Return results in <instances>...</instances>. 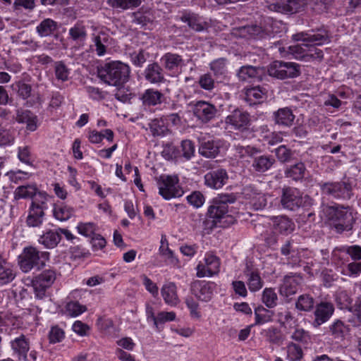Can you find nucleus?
Wrapping results in <instances>:
<instances>
[{"instance_id": "51", "label": "nucleus", "mask_w": 361, "mask_h": 361, "mask_svg": "<svg viewBox=\"0 0 361 361\" xmlns=\"http://www.w3.org/2000/svg\"><path fill=\"white\" fill-rule=\"evenodd\" d=\"M262 301L269 309L275 307L278 303V295L274 289L272 288H264L262 295Z\"/></svg>"}, {"instance_id": "5", "label": "nucleus", "mask_w": 361, "mask_h": 361, "mask_svg": "<svg viewBox=\"0 0 361 361\" xmlns=\"http://www.w3.org/2000/svg\"><path fill=\"white\" fill-rule=\"evenodd\" d=\"M322 195L337 200H350L353 193L352 182L349 180L339 181H321L318 183Z\"/></svg>"}, {"instance_id": "28", "label": "nucleus", "mask_w": 361, "mask_h": 361, "mask_svg": "<svg viewBox=\"0 0 361 361\" xmlns=\"http://www.w3.org/2000/svg\"><path fill=\"white\" fill-rule=\"evenodd\" d=\"M271 19L267 18L264 22L266 26L262 27L257 25H252L243 27V31L249 37L254 39H262L267 37H271L274 33V30L271 26H267L270 24Z\"/></svg>"}, {"instance_id": "52", "label": "nucleus", "mask_w": 361, "mask_h": 361, "mask_svg": "<svg viewBox=\"0 0 361 361\" xmlns=\"http://www.w3.org/2000/svg\"><path fill=\"white\" fill-rule=\"evenodd\" d=\"M305 42V56H308L306 59L305 62H310L315 60L322 61L324 57L322 50L317 48V45H314L310 42Z\"/></svg>"}, {"instance_id": "6", "label": "nucleus", "mask_w": 361, "mask_h": 361, "mask_svg": "<svg viewBox=\"0 0 361 361\" xmlns=\"http://www.w3.org/2000/svg\"><path fill=\"white\" fill-rule=\"evenodd\" d=\"M314 200L309 195L302 197L300 191L295 188H285L281 196V204L285 209L296 211L300 207H307L313 204Z\"/></svg>"}, {"instance_id": "48", "label": "nucleus", "mask_w": 361, "mask_h": 361, "mask_svg": "<svg viewBox=\"0 0 361 361\" xmlns=\"http://www.w3.org/2000/svg\"><path fill=\"white\" fill-rule=\"evenodd\" d=\"M149 128L154 136H164L169 132V128L163 117L152 120Z\"/></svg>"}, {"instance_id": "24", "label": "nucleus", "mask_w": 361, "mask_h": 361, "mask_svg": "<svg viewBox=\"0 0 361 361\" xmlns=\"http://www.w3.org/2000/svg\"><path fill=\"white\" fill-rule=\"evenodd\" d=\"M144 76L145 80L151 84H161L166 81L164 70L157 62L147 65L144 71Z\"/></svg>"}, {"instance_id": "34", "label": "nucleus", "mask_w": 361, "mask_h": 361, "mask_svg": "<svg viewBox=\"0 0 361 361\" xmlns=\"http://www.w3.org/2000/svg\"><path fill=\"white\" fill-rule=\"evenodd\" d=\"M13 266L0 254V285H6L14 280Z\"/></svg>"}, {"instance_id": "2", "label": "nucleus", "mask_w": 361, "mask_h": 361, "mask_svg": "<svg viewBox=\"0 0 361 361\" xmlns=\"http://www.w3.org/2000/svg\"><path fill=\"white\" fill-rule=\"evenodd\" d=\"M130 69L119 61H111L98 67L97 76L104 83L121 87L128 81Z\"/></svg>"}, {"instance_id": "59", "label": "nucleus", "mask_w": 361, "mask_h": 361, "mask_svg": "<svg viewBox=\"0 0 361 361\" xmlns=\"http://www.w3.org/2000/svg\"><path fill=\"white\" fill-rule=\"evenodd\" d=\"M65 338V331L59 325L51 326L48 334L49 342L56 344L63 341Z\"/></svg>"}, {"instance_id": "23", "label": "nucleus", "mask_w": 361, "mask_h": 361, "mask_svg": "<svg viewBox=\"0 0 361 361\" xmlns=\"http://www.w3.org/2000/svg\"><path fill=\"white\" fill-rule=\"evenodd\" d=\"M334 312V306L331 302H321L316 305L314 312V326H319L326 322Z\"/></svg>"}, {"instance_id": "60", "label": "nucleus", "mask_w": 361, "mask_h": 361, "mask_svg": "<svg viewBox=\"0 0 361 361\" xmlns=\"http://www.w3.org/2000/svg\"><path fill=\"white\" fill-rule=\"evenodd\" d=\"M293 329H295V330L290 336L293 340L302 344H308L311 342V336L310 333L302 328H300L298 323L296 324V326Z\"/></svg>"}, {"instance_id": "20", "label": "nucleus", "mask_w": 361, "mask_h": 361, "mask_svg": "<svg viewBox=\"0 0 361 361\" xmlns=\"http://www.w3.org/2000/svg\"><path fill=\"white\" fill-rule=\"evenodd\" d=\"M243 274L246 277L247 285L251 292L258 291L263 287L264 281L260 276V272L251 263L246 264Z\"/></svg>"}, {"instance_id": "56", "label": "nucleus", "mask_w": 361, "mask_h": 361, "mask_svg": "<svg viewBox=\"0 0 361 361\" xmlns=\"http://www.w3.org/2000/svg\"><path fill=\"white\" fill-rule=\"evenodd\" d=\"M14 142V132L4 127L2 123L0 122V147L12 145Z\"/></svg>"}, {"instance_id": "37", "label": "nucleus", "mask_w": 361, "mask_h": 361, "mask_svg": "<svg viewBox=\"0 0 361 361\" xmlns=\"http://www.w3.org/2000/svg\"><path fill=\"white\" fill-rule=\"evenodd\" d=\"M306 172V166L302 161L290 165L284 171L285 177L293 180L298 181L304 178Z\"/></svg>"}, {"instance_id": "61", "label": "nucleus", "mask_w": 361, "mask_h": 361, "mask_svg": "<svg viewBox=\"0 0 361 361\" xmlns=\"http://www.w3.org/2000/svg\"><path fill=\"white\" fill-rule=\"evenodd\" d=\"M54 72L56 78L58 80L65 82L68 80L70 70L63 61H60L55 62Z\"/></svg>"}, {"instance_id": "9", "label": "nucleus", "mask_w": 361, "mask_h": 361, "mask_svg": "<svg viewBox=\"0 0 361 361\" xmlns=\"http://www.w3.org/2000/svg\"><path fill=\"white\" fill-rule=\"evenodd\" d=\"M267 72L271 77L284 80L300 75V68L298 63L293 62L274 61L269 65Z\"/></svg>"}, {"instance_id": "1", "label": "nucleus", "mask_w": 361, "mask_h": 361, "mask_svg": "<svg viewBox=\"0 0 361 361\" xmlns=\"http://www.w3.org/2000/svg\"><path fill=\"white\" fill-rule=\"evenodd\" d=\"M237 195L234 193H221L215 197L208 207L207 216L212 219L216 226L227 228L235 224L236 219L228 204L234 203Z\"/></svg>"}, {"instance_id": "7", "label": "nucleus", "mask_w": 361, "mask_h": 361, "mask_svg": "<svg viewBox=\"0 0 361 361\" xmlns=\"http://www.w3.org/2000/svg\"><path fill=\"white\" fill-rule=\"evenodd\" d=\"M57 278V271L53 267L43 269L40 273L32 277L31 285L35 298H45L47 291L52 286Z\"/></svg>"}, {"instance_id": "38", "label": "nucleus", "mask_w": 361, "mask_h": 361, "mask_svg": "<svg viewBox=\"0 0 361 361\" xmlns=\"http://www.w3.org/2000/svg\"><path fill=\"white\" fill-rule=\"evenodd\" d=\"M220 145L218 141L202 142L199 147L200 154L206 158H215L219 153Z\"/></svg>"}, {"instance_id": "21", "label": "nucleus", "mask_w": 361, "mask_h": 361, "mask_svg": "<svg viewBox=\"0 0 361 361\" xmlns=\"http://www.w3.org/2000/svg\"><path fill=\"white\" fill-rule=\"evenodd\" d=\"M308 0H280L270 5L271 9L285 13H298L304 9Z\"/></svg>"}, {"instance_id": "50", "label": "nucleus", "mask_w": 361, "mask_h": 361, "mask_svg": "<svg viewBox=\"0 0 361 361\" xmlns=\"http://www.w3.org/2000/svg\"><path fill=\"white\" fill-rule=\"evenodd\" d=\"M314 305V298L307 294L300 295L295 302V309L300 312L311 311Z\"/></svg>"}, {"instance_id": "22", "label": "nucleus", "mask_w": 361, "mask_h": 361, "mask_svg": "<svg viewBox=\"0 0 361 361\" xmlns=\"http://www.w3.org/2000/svg\"><path fill=\"white\" fill-rule=\"evenodd\" d=\"M30 339L23 334L11 341V348L19 361H29L27 354L30 350Z\"/></svg>"}, {"instance_id": "54", "label": "nucleus", "mask_w": 361, "mask_h": 361, "mask_svg": "<svg viewBox=\"0 0 361 361\" xmlns=\"http://www.w3.org/2000/svg\"><path fill=\"white\" fill-rule=\"evenodd\" d=\"M259 70L257 67L252 66H243L237 73L238 79L241 81H249L257 77Z\"/></svg>"}, {"instance_id": "63", "label": "nucleus", "mask_w": 361, "mask_h": 361, "mask_svg": "<svg viewBox=\"0 0 361 361\" xmlns=\"http://www.w3.org/2000/svg\"><path fill=\"white\" fill-rule=\"evenodd\" d=\"M341 273L350 277H357L361 274V262H352L343 268Z\"/></svg>"}, {"instance_id": "25", "label": "nucleus", "mask_w": 361, "mask_h": 361, "mask_svg": "<svg viewBox=\"0 0 361 361\" xmlns=\"http://www.w3.org/2000/svg\"><path fill=\"white\" fill-rule=\"evenodd\" d=\"M274 123L281 128L291 127L295 118L292 109L289 107L280 108L273 113Z\"/></svg>"}, {"instance_id": "47", "label": "nucleus", "mask_w": 361, "mask_h": 361, "mask_svg": "<svg viewBox=\"0 0 361 361\" xmlns=\"http://www.w3.org/2000/svg\"><path fill=\"white\" fill-rule=\"evenodd\" d=\"M11 87L16 92L18 97L23 100H27L32 94V88L31 85L24 80H20L14 82Z\"/></svg>"}, {"instance_id": "4", "label": "nucleus", "mask_w": 361, "mask_h": 361, "mask_svg": "<svg viewBox=\"0 0 361 361\" xmlns=\"http://www.w3.org/2000/svg\"><path fill=\"white\" fill-rule=\"evenodd\" d=\"M49 257V252L39 251L32 246L25 247L18 256V265L23 272L28 273L32 269H39L44 267Z\"/></svg>"}, {"instance_id": "46", "label": "nucleus", "mask_w": 361, "mask_h": 361, "mask_svg": "<svg viewBox=\"0 0 361 361\" xmlns=\"http://www.w3.org/2000/svg\"><path fill=\"white\" fill-rule=\"evenodd\" d=\"M274 311L269 310L260 305L255 309V321L254 325H261L272 321Z\"/></svg>"}, {"instance_id": "16", "label": "nucleus", "mask_w": 361, "mask_h": 361, "mask_svg": "<svg viewBox=\"0 0 361 361\" xmlns=\"http://www.w3.org/2000/svg\"><path fill=\"white\" fill-rule=\"evenodd\" d=\"M228 174L226 169L216 168L208 171L204 176V185L211 189L219 190L228 181Z\"/></svg>"}, {"instance_id": "13", "label": "nucleus", "mask_w": 361, "mask_h": 361, "mask_svg": "<svg viewBox=\"0 0 361 361\" xmlns=\"http://www.w3.org/2000/svg\"><path fill=\"white\" fill-rule=\"evenodd\" d=\"M225 122L234 130L240 132L247 131L252 124L250 114L243 109H235L226 117Z\"/></svg>"}, {"instance_id": "64", "label": "nucleus", "mask_w": 361, "mask_h": 361, "mask_svg": "<svg viewBox=\"0 0 361 361\" xmlns=\"http://www.w3.org/2000/svg\"><path fill=\"white\" fill-rule=\"evenodd\" d=\"M343 254L350 257L354 262L361 259V246L353 245L350 246L343 247L341 248Z\"/></svg>"}, {"instance_id": "62", "label": "nucleus", "mask_w": 361, "mask_h": 361, "mask_svg": "<svg viewBox=\"0 0 361 361\" xmlns=\"http://www.w3.org/2000/svg\"><path fill=\"white\" fill-rule=\"evenodd\" d=\"M87 310V307L78 301H70L66 305V312L71 317H78Z\"/></svg>"}, {"instance_id": "57", "label": "nucleus", "mask_w": 361, "mask_h": 361, "mask_svg": "<svg viewBox=\"0 0 361 361\" xmlns=\"http://www.w3.org/2000/svg\"><path fill=\"white\" fill-rule=\"evenodd\" d=\"M107 3L114 8L126 10L138 6L141 0H108Z\"/></svg>"}, {"instance_id": "10", "label": "nucleus", "mask_w": 361, "mask_h": 361, "mask_svg": "<svg viewBox=\"0 0 361 361\" xmlns=\"http://www.w3.org/2000/svg\"><path fill=\"white\" fill-rule=\"evenodd\" d=\"M221 261L213 252H207L196 267V276L198 278L212 277L220 272Z\"/></svg>"}, {"instance_id": "42", "label": "nucleus", "mask_w": 361, "mask_h": 361, "mask_svg": "<svg viewBox=\"0 0 361 361\" xmlns=\"http://www.w3.org/2000/svg\"><path fill=\"white\" fill-rule=\"evenodd\" d=\"M88 140L92 144H99L103 139L106 138L109 142H112L114 137V133L111 129H105L101 131L96 130H90Z\"/></svg>"}, {"instance_id": "18", "label": "nucleus", "mask_w": 361, "mask_h": 361, "mask_svg": "<svg viewBox=\"0 0 361 361\" xmlns=\"http://www.w3.org/2000/svg\"><path fill=\"white\" fill-rule=\"evenodd\" d=\"M302 281L301 274L290 273L286 275L283 279V283L279 288V293L281 295L289 297L295 295Z\"/></svg>"}, {"instance_id": "55", "label": "nucleus", "mask_w": 361, "mask_h": 361, "mask_svg": "<svg viewBox=\"0 0 361 361\" xmlns=\"http://www.w3.org/2000/svg\"><path fill=\"white\" fill-rule=\"evenodd\" d=\"M337 306L341 310H350L352 307L353 299L346 290H341L336 295Z\"/></svg>"}, {"instance_id": "33", "label": "nucleus", "mask_w": 361, "mask_h": 361, "mask_svg": "<svg viewBox=\"0 0 361 361\" xmlns=\"http://www.w3.org/2000/svg\"><path fill=\"white\" fill-rule=\"evenodd\" d=\"M161 296L166 304L174 307L179 302L177 293V286L173 282H169L163 285L161 289Z\"/></svg>"}, {"instance_id": "27", "label": "nucleus", "mask_w": 361, "mask_h": 361, "mask_svg": "<svg viewBox=\"0 0 361 361\" xmlns=\"http://www.w3.org/2000/svg\"><path fill=\"white\" fill-rule=\"evenodd\" d=\"M69 39L79 46H83L87 38V27L83 20H78L68 30Z\"/></svg>"}, {"instance_id": "30", "label": "nucleus", "mask_w": 361, "mask_h": 361, "mask_svg": "<svg viewBox=\"0 0 361 361\" xmlns=\"http://www.w3.org/2000/svg\"><path fill=\"white\" fill-rule=\"evenodd\" d=\"M53 216L59 221H66L75 213V209L63 202L57 201L53 204Z\"/></svg>"}, {"instance_id": "15", "label": "nucleus", "mask_w": 361, "mask_h": 361, "mask_svg": "<svg viewBox=\"0 0 361 361\" xmlns=\"http://www.w3.org/2000/svg\"><path fill=\"white\" fill-rule=\"evenodd\" d=\"M295 41L307 42L317 46H321L331 42L329 31L324 28L312 30L310 32H300L293 36Z\"/></svg>"}, {"instance_id": "40", "label": "nucleus", "mask_w": 361, "mask_h": 361, "mask_svg": "<svg viewBox=\"0 0 361 361\" xmlns=\"http://www.w3.org/2000/svg\"><path fill=\"white\" fill-rule=\"evenodd\" d=\"M57 28V22L51 18H45L36 27V32L41 37H46L54 35Z\"/></svg>"}, {"instance_id": "58", "label": "nucleus", "mask_w": 361, "mask_h": 361, "mask_svg": "<svg viewBox=\"0 0 361 361\" xmlns=\"http://www.w3.org/2000/svg\"><path fill=\"white\" fill-rule=\"evenodd\" d=\"M205 196L199 191H192L190 195L186 196L187 202L195 209L200 208L205 202Z\"/></svg>"}, {"instance_id": "45", "label": "nucleus", "mask_w": 361, "mask_h": 361, "mask_svg": "<svg viewBox=\"0 0 361 361\" xmlns=\"http://www.w3.org/2000/svg\"><path fill=\"white\" fill-rule=\"evenodd\" d=\"M45 212L40 208H29L28 215L26 219V224L29 227H39L43 221Z\"/></svg>"}, {"instance_id": "53", "label": "nucleus", "mask_w": 361, "mask_h": 361, "mask_svg": "<svg viewBox=\"0 0 361 361\" xmlns=\"http://www.w3.org/2000/svg\"><path fill=\"white\" fill-rule=\"evenodd\" d=\"M286 359L288 361H300L303 357V351L301 347L293 343L290 342L286 346Z\"/></svg>"}, {"instance_id": "36", "label": "nucleus", "mask_w": 361, "mask_h": 361, "mask_svg": "<svg viewBox=\"0 0 361 361\" xmlns=\"http://www.w3.org/2000/svg\"><path fill=\"white\" fill-rule=\"evenodd\" d=\"M164 94L159 90L149 88L146 90L141 96L143 105L154 106L161 104Z\"/></svg>"}, {"instance_id": "8", "label": "nucleus", "mask_w": 361, "mask_h": 361, "mask_svg": "<svg viewBox=\"0 0 361 361\" xmlns=\"http://www.w3.org/2000/svg\"><path fill=\"white\" fill-rule=\"evenodd\" d=\"M159 194L166 200L180 197L184 191L179 185L178 176H161L157 181Z\"/></svg>"}, {"instance_id": "17", "label": "nucleus", "mask_w": 361, "mask_h": 361, "mask_svg": "<svg viewBox=\"0 0 361 361\" xmlns=\"http://www.w3.org/2000/svg\"><path fill=\"white\" fill-rule=\"evenodd\" d=\"M160 62L164 70L168 71L171 76L178 75L184 66L182 56L172 52L165 53L161 57Z\"/></svg>"}, {"instance_id": "26", "label": "nucleus", "mask_w": 361, "mask_h": 361, "mask_svg": "<svg viewBox=\"0 0 361 361\" xmlns=\"http://www.w3.org/2000/svg\"><path fill=\"white\" fill-rule=\"evenodd\" d=\"M16 121L20 124H26V129L35 131L38 128V118L30 110L19 109L16 111Z\"/></svg>"}, {"instance_id": "39", "label": "nucleus", "mask_w": 361, "mask_h": 361, "mask_svg": "<svg viewBox=\"0 0 361 361\" xmlns=\"http://www.w3.org/2000/svg\"><path fill=\"white\" fill-rule=\"evenodd\" d=\"M329 333L335 339L343 340L349 331V327L341 319L334 320L329 326Z\"/></svg>"}, {"instance_id": "3", "label": "nucleus", "mask_w": 361, "mask_h": 361, "mask_svg": "<svg viewBox=\"0 0 361 361\" xmlns=\"http://www.w3.org/2000/svg\"><path fill=\"white\" fill-rule=\"evenodd\" d=\"M325 214L331 221L332 226L339 233L351 231L355 222L353 209L350 206L342 204L327 206Z\"/></svg>"}, {"instance_id": "35", "label": "nucleus", "mask_w": 361, "mask_h": 361, "mask_svg": "<svg viewBox=\"0 0 361 361\" xmlns=\"http://www.w3.org/2000/svg\"><path fill=\"white\" fill-rule=\"evenodd\" d=\"M275 163V159L271 156L261 155L254 158L252 167L259 173H263L269 170Z\"/></svg>"}, {"instance_id": "14", "label": "nucleus", "mask_w": 361, "mask_h": 361, "mask_svg": "<svg viewBox=\"0 0 361 361\" xmlns=\"http://www.w3.org/2000/svg\"><path fill=\"white\" fill-rule=\"evenodd\" d=\"M194 116L202 123H207L215 119L218 114L216 106L208 102L200 100L192 104Z\"/></svg>"}, {"instance_id": "11", "label": "nucleus", "mask_w": 361, "mask_h": 361, "mask_svg": "<svg viewBox=\"0 0 361 361\" xmlns=\"http://www.w3.org/2000/svg\"><path fill=\"white\" fill-rule=\"evenodd\" d=\"M217 285L215 282L195 280L190 284L191 293L199 300L202 302L210 301L216 291Z\"/></svg>"}, {"instance_id": "43", "label": "nucleus", "mask_w": 361, "mask_h": 361, "mask_svg": "<svg viewBox=\"0 0 361 361\" xmlns=\"http://www.w3.org/2000/svg\"><path fill=\"white\" fill-rule=\"evenodd\" d=\"M265 89L259 86H255L247 89L245 99L250 105L261 103L265 97Z\"/></svg>"}, {"instance_id": "12", "label": "nucleus", "mask_w": 361, "mask_h": 361, "mask_svg": "<svg viewBox=\"0 0 361 361\" xmlns=\"http://www.w3.org/2000/svg\"><path fill=\"white\" fill-rule=\"evenodd\" d=\"M240 197L255 210L262 209L267 205L265 195L257 186L252 184L245 185L242 188Z\"/></svg>"}, {"instance_id": "41", "label": "nucleus", "mask_w": 361, "mask_h": 361, "mask_svg": "<svg viewBox=\"0 0 361 361\" xmlns=\"http://www.w3.org/2000/svg\"><path fill=\"white\" fill-rule=\"evenodd\" d=\"M209 68L213 72L216 79H224L228 73L227 59L219 58L212 61L209 63Z\"/></svg>"}, {"instance_id": "44", "label": "nucleus", "mask_w": 361, "mask_h": 361, "mask_svg": "<svg viewBox=\"0 0 361 361\" xmlns=\"http://www.w3.org/2000/svg\"><path fill=\"white\" fill-rule=\"evenodd\" d=\"M37 192L38 189L35 184L20 185L17 187L14 191V200L33 198Z\"/></svg>"}, {"instance_id": "19", "label": "nucleus", "mask_w": 361, "mask_h": 361, "mask_svg": "<svg viewBox=\"0 0 361 361\" xmlns=\"http://www.w3.org/2000/svg\"><path fill=\"white\" fill-rule=\"evenodd\" d=\"M179 18L183 23H186L190 29L196 32H202L209 27L203 17L190 11L181 12Z\"/></svg>"}, {"instance_id": "31", "label": "nucleus", "mask_w": 361, "mask_h": 361, "mask_svg": "<svg viewBox=\"0 0 361 361\" xmlns=\"http://www.w3.org/2000/svg\"><path fill=\"white\" fill-rule=\"evenodd\" d=\"M61 240L59 228L56 229H47L39 238V243L47 249L56 247Z\"/></svg>"}, {"instance_id": "32", "label": "nucleus", "mask_w": 361, "mask_h": 361, "mask_svg": "<svg viewBox=\"0 0 361 361\" xmlns=\"http://www.w3.org/2000/svg\"><path fill=\"white\" fill-rule=\"evenodd\" d=\"M274 317L281 326L285 329H293L298 323V319L288 309L279 308L274 311Z\"/></svg>"}, {"instance_id": "49", "label": "nucleus", "mask_w": 361, "mask_h": 361, "mask_svg": "<svg viewBox=\"0 0 361 361\" xmlns=\"http://www.w3.org/2000/svg\"><path fill=\"white\" fill-rule=\"evenodd\" d=\"M349 312L352 313V316L348 318V322L353 327H359L361 326V296L357 298L355 303L350 307Z\"/></svg>"}, {"instance_id": "29", "label": "nucleus", "mask_w": 361, "mask_h": 361, "mask_svg": "<svg viewBox=\"0 0 361 361\" xmlns=\"http://www.w3.org/2000/svg\"><path fill=\"white\" fill-rule=\"evenodd\" d=\"M273 230L282 235H288L295 230L293 221L286 216H274L272 219Z\"/></svg>"}]
</instances>
